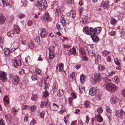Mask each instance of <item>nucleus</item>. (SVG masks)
<instances>
[{"label":"nucleus","instance_id":"obj_7","mask_svg":"<svg viewBox=\"0 0 125 125\" xmlns=\"http://www.w3.org/2000/svg\"><path fill=\"white\" fill-rule=\"evenodd\" d=\"M101 74L99 73H95L94 74V77L93 78L94 81V83H96L99 82L101 78Z\"/></svg>","mask_w":125,"mask_h":125},{"label":"nucleus","instance_id":"obj_63","mask_svg":"<svg viewBox=\"0 0 125 125\" xmlns=\"http://www.w3.org/2000/svg\"><path fill=\"white\" fill-rule=\"evenodd\" d=\"M31 78L32 80H35L37 79V77L36 76L33 75L31 76Z\"/></svg>","mask_w":125,"mask_h":125},{"label":"nucleus","instance_id":"obj_45","mask_svg":"<svg viewBox=\"0 0 125 125\" xmlns=\"http://www.w3.org/2000/svg\"><path fill=\"white\" fill-rule=\"evenodd\" d=\"M67 4L68 5H71L73 2V0H66Z\"/></svg>","mask_w":125,"mask_h":125},{"label":"nucleus","instance_id":"obj_25","mask_svg":"<svg viewBox=\"0 0 125 125\" xmlns=\"http://www.w3.org/2000/svg\"><path fill=\"white\" fill-rule=\"evenodd\" d=\"M96 117L97 119V121L101 122L103 121L102 118L101 116L99 114H97L96 115Z\"/></svg>","mask_w":125,"mask_h":125},{"label":"nucleus","instance_id":"obj_64","mask_svg":"<svg viewBox=\"0 0 125 125\" xmlns=\"http://www.w3.org/2000/svg\"><path fill=\"white\" fill-rule=\"evenodd\" d=\"M0 125H5L4 120L1 118L0 119Z\"/></svg>","mask_w":125,"mask_h":125},{"label":"nucleus","instance_id":"obj_60","mask_svg":"<svg viewBox=\"0 0 125 125\" xmlns=\"http://www.w3.org/2000/svg\"><path fill=\"white\" fill-rule=\"evenodd\" d=\"M115 31H112L109 32V34L111 36H114L115 35Z\"/></svg>","mask_w":125,"mask_h":125},{"label":"nucleus","instance_id":"obj_42","mask_svg":"<svg viewBox=\"0 0 125 125\" xmlns=\"http://www.w3.org/2000/svg\"><path fill=\"white\" fill-rule=\"evenodd\" d=\"M44 83L45 84V85L44 86V88L45 89H46L48 88L49 85V84L48 83H46V80H44Z\"/></svg>","mask_w":125,"mask_h":125},{"label":"nucleus","instance_id":"obj_21","mask_svg":"<svg viewBox=\"0 0 125 125\" xmlns=\"http://www.w3.org/2000/svg\"><path fill=\"white\" fill-rule=\"evenodd\" d=\"M101 56L99 55L98 54L96 57L95 62L96 63L98 64L101 61Z\"/></svg>","mask_w":125,"mask_h":125},{"label":"nucleus","instance_id":"obj_57","mask_svg":"<svg viewBox=\"0 0 125 125\" xmlns=\"http://www.w3.org/2000/svg\"><path fill=\"white\" fill-rule=\"evenodd\" d=\"M30 61V59L29 58V56H28L27 57H26L25 59V62L28 63Z\"/></svg>","mask_w":125,"mask_h":125},{"label":"nucleus","instance_id":"obj_24","mask_svg":"<svg viewBox=\"0 0 125 125\" xmlns=\"http://www.w3.org/2000/svg\"><path fill=\"white\" fill-rule=\"evenodd\" d=\"M88 17L84 16L82 18V22L83 24H85L88 22Z\"/></svg>","mask_w":125,"mask_h":125},{"label":"nucleus","instance_id":"obj_27","mask_svg":"<svg viewBox=\"0 0 125 125\" xmlns=\"http://www.w3.org/2000/svg\"><path fill=\"white\" fill-rule=\"evenodd\" d=\"M98 68V70L100 71L104 70L105 68L104 66L101 64L99 65Z\"/></svg>","mask_w":125,"mask_h":125},{"label":"nucleus","instance_id":"obj_4","mask_svg":"<svg viewBox=\"0 0 125 125\" xmlns=\"http://www.w3.org/2000/svg\"><path fill=\"white\" fill-rule=\"evenodd\" d=\"M9 77L10 78L12 79V82L13 84L15 85L18 84L20 80V78L19 76L10 74L9 75Z\"/></svg>","mask_w":125,"mask_h":125},{"label":"nucleus","instance_id":"obj_56","mask_svg":"<svg viewBox=\"0 0 125 125\" xmlns=\"http://www.w3.org/2000/svg\"><path fill=\"white\" fill-rule=\"evenodd\" d=\"M36 73L37 74L41 75V70L39 69H37L36 70Z\"/></svg>","mask_w":125,"mask_h":125},{"label":"nucleus","instance_id":"obj_36","mask_svg":"<svg viewBox=\"0 0 125 125\" xmlns=\"http://www.w3.org/2000/svg\"><path fill=\"white\" fill-rule=\"evenodd\" d=\"M38 98V96L36 94H33L31 97V99L33 101H35Z\"/></svg>","mask_w":125,"mask_h":125},{"label":"nucleus","instance_id":"obj_3","mask_svg":"<svg viewBox=\"0 0 125 125\" xmlns=\"http://www.w3.org/2000/svg\"><path fill=\"white\" fill-rule=\"evenodd\" d=\"M34 6L37 7L40 10H43L47 6V3L44 0H39L35 3Z\"/></svg>","mask_w":125,"mask_h":125},{"label":"nucleus","instance_id":"obj_52","mask_svg":"<svg viewBox=\"0 0 125 125\" xmlns=\"http://www.w3.org/2000/svg\"><path fill=\"white\" fill-rule=\"evenodd\" d=\"M40 37L39 36L37 35L35 38V41L37 42H40Z\"/></svg>","mask_w":125,"mask_h":125},{"label":"nucleus","instance_id":"obj_58","mask_svg":"<svg viewBox=\"0 0 125 125\" xmlns=\"http://www.w3.org/2000/svg\"><path fill=\"white\" fill-rule=\"evenodd\" d=\"M45 113V112L43 111H42L40 113V115L41 118H43L44 117Z\"/></svg>","mask_w":125,"mask_h":125},{"label":"nucleus","instance_id":"obj_12","mask_svg":"<svg viewBox=\"0 0 125 125\" xmlns=\"http://www.w3.org/2000/svg\"><path fill=\"white\" fill-rule=\"evenodd\" d=\"M4 7L9 6L10 7L12 6L10 0H1Z\"/></svg>","mask_w":125,"mask_h":125},{"label":"nucleus","instance_id":"obj_41","mask_svg":"<svg viewBox=\"0 0 125 125\" xmlns=\"http://www.w3.org/2000/svg\"><path fill=\"white\" fill-rule=\"evenodd\" d=\"M9 98L7 96H5L3 98V100L4 102H5L8 103L9 102Z\"/></svg>","mask_w":125,"mask_h":125},{"label":"nucleus","instance_id":"obj_10","mask_svg":"<svg viewBox=\"0 0 125 125\" xmlns=\"http://www.w3.org/2000/svg\"><path fill=\"white\" fill-rule=\"evenodd\" d=\"M13 65L14 67H17L18 66H20L21 65V61L20 60H17V59H15L12 61Z\"/></svg>","mask_w":125,"mask_h":125},{"label":"nucleus","instance_id":"obj_32","mask_svg":"<svg viewBox=\"0 0 125 125\" xmlns=\"http://www.w3.org/2000/svg\"><path fill=\"white\" fill-rule=\"evenodd\" d=\"M58 108V106L55 104L53 103V104L52 108L53 111H56L57 110Z\"/></svg>","mask_w":125,"mask_h":125},{"label":"nucleus","instance_id":"obj_19","mask_svg":"<svg viewBox=\"0 0 125 125\" xmlns=\"http://www.w3.org/2000/svg\"><path fill=\"white\" fill-rule=\"evenodd\" d=\"M117 98L114 96H112L110 99V101L112 104H115L116 102H117Z\"/></svg>","mask_w":125,"mask_h":125},{"label":"nucleus","instance_id":"obj_53","mask_svg":"<svg viewBox=\"0 0 125 125\" xmlns=\"http://www.w3.org/2000/svg\"><path fill=\"white\" fill-rule=\"evenodd\" d=\"M114 81L116 83H117L119 81V78L117 76H115L114 77Z\"/></svg>","mask_w":125,"mask_h":125},{"label":"nucleus","instance_id":"obj_51","mask_svg":"<svg viewBox=\"0 0 125 125\" xmlns=\"http://www.w3.org/2000/svg\"><path fill=\"white\" fill-rule=\"evenodd\" d=\"M110 53V52L109 51H107L106 50H104L103 52V55H104L106 56L108 55L109 53Z\"/></svg>","mask_w":125,"mask_h":125},{"label":"nucleus","instance_id":"obj_35","mask_svg":"<svg viewBox=\"0 0 125 125\" xmlns=\"http://www.w3.org/2000/svg\"><path fill=\"white\" fill-rule=\"evenodd\" d=\"M30 48L32 49L33 48L34 45L33 43L32 42V41H30L29 43L27 45Z\"/></svg>","mask_w":125,"mask_h":125},{"label":"nucleus","instance_id":"obj_13","mask_svg":"<svg viewBox=\"0 0 125 125\" xmlns=\"http://www.w3.org/2000/svg\"><path fill=\"white\" fill-rule=\"evenodd\" d=\"M101 6L103 7L104 9H107L109 7V1L102 2L101 3Z\"/></svg>","mask_w":125,"mask_h":125},{"label":"nucleus","instance_id":"obj_54","mask_svg":"<svg viewBox=\"0 0 125 125\" xmlns=\"http://www.w3.org/2000/svg\"><path fill=\"white\" fill-rule=\"evenodd\" d=\"M47 103L46 102H42L40 105V107H43L46 105Z\"/></svg>","mask_w":125,"mask_h":125},{"label":"nucleus","instance_id":"obj_34","mask_svg":"<svg viewBox=\"0 0 125 125\" xmlns=\"http://www.w3.org/2000/svg\"><path fill=\"white\" fill-rule=\"evenodd\" d=\"M18 110L14 107H12L11 110V112L14 115L16 114V113L18 112Z\"/></svg>","mask_w":125,"mask_h":125},{"label":"nucleus","instance_id":"obj_2","mask_svg":"<svg viewBox=\"0 0 125 125\" xmlns=\"http://www.w3.org/2000/svg\"><path fill=\"white\" fill-rule=\"evenodd\" d=\"M104 87L106 90L112 93H114L118 89L117 87L114 84L110 83L104 84Z\"/></svg>","mask_w":125,"mask_h":125},{"label":"nucleus","instance_id":"obj_28","mask_svg":"<svg viewBox=\"0 0 125 125\" xmlns=\"http://www.w3.org/2000/svg\"><path fill=\"white\" fill-rule=\"evenodd\" d=\"M104 76L102 77V79L103 81L106 82H110V81L108 79V76L105 74H104Z\"/></svg>","mask_w":125,"mask_h":125},{"label":"nucleus","instance_id":"obj_15","mask_svg":"<svg viewBox=\"0 0 125 125\" xmlns=\"http://www.w3.org/2000/svg\"><path fill=\"white\" fill-rule=\"evenodd\" d=\"M63 64L62 63H60L57 65L56 67V71L57 72L59 71H62L63 70Z\"/></svg>","mask_w":125,"mask_h":125},{"label":"nucleus","instance_id":"obj_46","mask_svg":"<svg viewBox=\"0 0 125 125\" xmlns=\"http://www.w3.org/2000/svg\"><path fill=\"white\" fill-rule=\"evenodd\" d=\"M37 107L35 105H32L31 107V110L33 112L36 109Z\"/></svg>","mask_w":125,"mask_h":125},{"label":"nucleus","instance_id":"obj_30","mask_svg":"<svg viewBox=\"0 0 125 125\" xmlns=\"http://www.w3.org/2000/svg\"><path fill=\"white\" fill-rule=\"evenodd\" d=\"M70 17L74 19L75 17V13L74 11L71 10L70 12Z\"/></svg>","mask_w":125,"mask_h":125},{"label":"nucleus","instance_id":"obj_8","mask_svg":"<svg viewBox=\"0 0 125 125\" xmlns=\"http://www.w3.org/2000/svg\"><path fill=\"white\" fill-rule=\"evenodd\" d=\"M0 79L3 82L6 81L7 79V73L4 72L0 71Z\"/></svg>","mask_w":125,"mask_h":125},{"label":"nucleus","instance_id":"obj_59","mask_svg":"<svg viewBox=\"0 0 125 125\" xmlns=\"http://www.w3.org/2000/svg\"><path fill=\"white\" fill-rule=\"evenodd\" d=\"M21 42L22 44L23 45H26L27 43V41L25 40L24 39L21 40Z\"/></svg>","mask_w":125,"mask_h":125},{"label":"nucleus","instance_id":"obj_1","mask_svg":"<svg viewBox=\"0 0 125 125\" xmlns=\"http://www.w3.org/2000/svg\"><path fill=\"white\" fill-rule=\"evenodd\" d=\"M102 28L101 27H97L93 28L92 27L89 28L88 27H85L83 29V32L88 35H91L93 33V34L97 35L101 32Z\"/></svg>","mask_w":125,"mask_h":125},{"label":"nucleus","instance_id":"obj_29","mask_svg":"<svg viewBox=\"0 0 125 125\" xmlns=\"http://www.w3.org/2000/svg\"><path fill=\"white\" fill-rule=\"evenodd\" d=\"M80 80L81 82V83H84L85 79V78L84 75L83 74H82L80 76Z\"/></svg>","mask_w":125,"mask_h":125},{"label":"nucleus","instance_id":"obj_55","mask_svg":"<svg viewBox=\"0 0 125 125\" xmlns=\"http://www.w3.org/2000/svg\"><path fill=\"white\" fill-rule=\"evenodd\" d=\"M14 19V16L12 15L10 16L9 18V21L10 22H12L13 21Z\"/></svg>","mask_w":125,"mask_h":125},{"label":"nucleus","instance_id":"obj_31","mask_svg":"<svg viewBox=\"0 0 125 125\" xmlns=\"http://www.w3.org/2000/svg\"><path fill=\"white\" fill-rule=\"evenodd\" d=\"M121 113L120 116L119 117L122 119H124L125 118V111H124L122 110H121Z\"/></svg>","mask_w":125,"mask_h":125},{"label":"nucleus","instance_id":"obj_43","mask_svg":"<svg viewBox=\"0 0 125 125\" xmlns=\"http://www.w3.org/2000/svg\"><path fill=\"white\" fill-rule=\"evenodd\" d=\"M79 88L80 91V93H82L83 92L84 90V87H82L81 86L79 85Z\"/></svg>","mask_w":125,"mask_h":125},{"label":"nucleus","instance_id":"obj_37","mask_svg":"<svg viewBox=\"0 0 125 125\" xmlns=\"http://www.w3.org/2000/svg\"><path fill=\"white\" fill-rule=\"evenodd\" d=\"M7 34L8 36L9 37H12L14 36L13 31H9L7 32Z\"/></svg>","mask_w":125,"mask_h":125},{"label":"nucleus","instance_id":"obj_50","mask_svg":"<svg viewBox=\"0 0 125 125\" xmlns=\"http://www.w3.org/2000/svg\"><path fill=\"white\" fill-rule=\"evenodd\" d=\"M97 112L99 113H102L103 111V110L102 109V107H99L97 109Z\"/></svg>","mask_w":125,"mask_h":125},{"label":"nucleus","instance_id":"obj_39","mask_svg":"<svg viewBox=\"0 0 125 125\" xmlns=\"http://www.w3.org/2000/svg\"><path fill=\"white\" fill-rule=\"evenodd\" d=\"M117 22V21L114 18H112L111 20V24L113 25L115 24Z\"/></svg>","mask_w":125,"mask_h":125},{"label":"nucleus","instance_id":"obj_26","mask_svg":"<svg viewBox=\"0 0 125 125\" xmlns=\"http://www.w3.org/2000/svg\"><path fill=\"white\" fill-rule=\"evenodd\" d=\"M5 118L7 122L9 123H10L12 121V119L10 116L9 115H6Z\"/></svg>","mask_w":125,"mask_h":125},{"label":"nucleus","instance_id":"obj_9","mask_svg":"<svg viewBox=\"0 0 125 125\" xmlns=\"http://www.w3.org/2000/svg\"><path fill=\"white\" fill-rule=\"evenodd\" d=\"M42 19L43 20L47 22H50L52 20L50 16L49 13L47 12H46L44 14Z\"/></svg>","mask_w":125,"mask_h":125},{"label":"nucleus","instance_id":"obj_62","mask_svg":"<svg viewBox=\"0 0 125 125\" xmlns=\"http://www.w3.org/2000/svg\"><path fill=\"white\" fill-rule=\"evenodd\" d=\"M33 23L31 20H29L28 22V26H30L32 25Z\"/></svg>","mask_w":125,"mask_h":125},{"label":"nucleus","instance_id":"obj_14","mask_svg":"<svg viewBox=\"0 0 125 125\" xmlns=\"http://www.w3.org/2000/svg\"><path fill=\"white\" fill-rule=\"evenodd\" d=\"M47 34L48 33L45 29L43 28L41 29L40 34L41 38H44L45 37Z\"/></svg>","mask_w":125,"mask_h":125},{"label":"nucleus","instance_id":"obj_6","mask_svg":"<svg viewBox=\"0 0 125 125\" xmlns=\"http://www.w3.org/2000/svg\"><path fill=\"white\" fill-rule=\"evenodd\" d=\"M48 49L49 52V57L50 60L51 61L55 56L54 53L55 52L54 47L53 46H50L49 47Z\"/></svg>","mask_w":125,"mask_h":125},{"label":"nucleus","instance_id":"obj_23","mask_svg":"<svg viewBox=\"0 0 125 125\" xmlns=\"http://www.w3.org/2000/svg\"><path fill=\"white\" fill-rule=\"evenodd\" d=\"M5 19L4 16L0 15V24H3L4 23Z\"/></svg>","mask_w":125,"mask_h":125},{"label":"nucleus","instance_id":"obj_18","mask_svg":"<svg viewBox=\"0 0 125 125\" xmlns=\"http://www.w3.org/2000/svg\"><path fill=\"white\" fill-rule=\"evenodd\" d=\"M52 90L54 92H56L58 90V85L56 82H55L53 83L52 86Z\"/></svg>","mask_w":125,"mask_h":125},{"label":"nucleus","instance_id":"obj_20","mask_svg":"<svg viewBox=\"0 0 125 125\" xmlns=\"http://www.w3.org/2000/svg\"><path fill=\"white\" fill-rule=\"evenodd\" d=\"M20 31V27L19 26H15L13 28V31L14 33L17 34L19 33Z\"/></svg>","mask_w":125,"mask_h":125},{"label":"nucleus","instance_id":"obj_17","mask_svg":"<svg viewBox=\"0 0 125 125\" xmlns=\"http://www.w3.org/2000/svg\"><path fill=\"white\" fill-rule=\"evenodd\" d=\"M91 37L94 42H97L99 41V39L97 35L92 34Z\"/></svg>","mask_w":125,"mask_h":125},{"label":"nucleus","instance_id":"obj_22","mask_svg":"<svg viewBox=\"0 0 125 125\" xmlns=\"http://www.w3.org/2000/svg\"><path fill=\"white\" fill-rule=\"evenodd\" d=\"M4 53L5 56L7 57H9L10 55L9 50L8 49H5L4 50Z\"/></svg>","mask_w":125,"mask_h":125},{"label":"nucleus","instance_id":"obj_5","mask_svg":"<svg viewBox=\"0 0 125 125\" xmlns=\"http://www.w3.org/2000/svg\"><path fill=\"white\" fill-rule=\"evenodd\" d=\"M64 16H62L60 18L61 24L57 23L56 24V26L58 29L59 30H62L63 27V26H65V21L63 18Z\"/></svg>","mask_w":125,"mask_h":125},{"label":"nucleus","instance_id":"obj_44","mask_svg":"<svg viewBox=\"0 0 125 125\" xmlns=\"http://www.w3.org/2000/svg\"><path fill=\"white\" fill-rule=\"evenodd\" d=\"M55 13L58 15L60 14V10L59 8H57L55 10Z\"/></svg>","mask_w":125,"mask_h":125},{"label":"nucleus","instance_id":"obj_11","mask_svg":"<svg viewBox=\"0 0 125 125\" xmlns=\"http://www.w3.org/2000/svg\"><path fill=\"white\" fill-rule=\"evenodd\" d=\"M97 87H96L91 88L89 90V94L92 96L94 95L97 91Z\"/></svg>","mask_w":125,"mask_h":125},{"label":"nucleus","instance_id":"obj_33","mask_svg":"<svg viewBox=\"0 0 125 125\" xmlns=\"http://www.w3.org/2000/svg\"><path fill=\"white\" fill-rule=\"evenodd\" d=\"M63 90L61 89L59 90L57 94V96H61L63 94Z\"/></svg>","mask_w":125,"mask_h":125},{"label":"nucleus","instance_id":"obj_61","mask_svg":"<svg viewBox=\"0 0 125 125\" xmlns=\"http://www.w3.org/2000/svg\"><path fill=\"white\" fill-rule=\"evenodd\" d=\"M25 16L24 15L22 14H19L18 16V17L19 18L21 19H22Z\"/></svg>","mask_w":125,"mask_h":125},{"label":"nucleus","instance_id":"obj_49","mask_svg":"<svg viewBox=\"0 0 125 125\" xmlns=\"http://www.w3.org/2000/svg\"><path fill=\"white\" fill-rule=\"evenodd\" d=\"M49 95V93L46 90L43 93V95L45 97H47Z\"/></svg>","mask_w":125,"mask_h":125},{"label":"nucleus","instance_id":"obj_40","mask_svg":"<svg viewBox=\"0 0 125 125\" xmlns=\"http://www.w3.org/2000/svg\"><path fill=\"white\" fill-rule=\"evenodd\" d=\"M83 104L85 106L86 108L88 107L89 106V102L88 101H86L84 102Z\"/></svg>","mask_w":125,"mask_h":125},{"label":"nucleus","instance_id":"obj_48","mask_svg":"<svg viewBox=\"0 0 125 125\" xmlns=\"http://www.w3.org/2000/svg\"><path fill=\"white\" fill-rule=\"evenodd\" d=\"M106 111L108 113H110L112 112L110 107L109 106H107L106 107Z\"/></svg>","mask_w":125,"mask_h":125},{"label":"nucleus","instance_id":"obj_16","mask_svg":"<svg viewBox=\"0 0 125 125\" xmlns=\"http://www.w3.org/2000/svg\"><path fill=\"white\" fill-rule=\"evenodd\" d=\"M88 53L92 58H94L95 57V55L96 54V52L94 50L89 51L88 52Z\"/></svg>","mask_w":125,"mask_h":125},{"label":"nucleus","instance_id":"obj_47","mask_svg":"<svg viewBox=\"0 0 125 125\" xmlns=\"http://www.w3.org/2000/svg\"><path fill=\"white\" fill-rule=\"evenodd\" d=\"M114 61L115 63L118 66L120 65V63L117 58H116L115 59Z\"/></svg>","mask_w":125,"mask_h":125},{"label":"nucleus","instance_id":"obj_38","mask_svg":"<svg viewBox=\"0 0 125 125\" xmlns=\"http://www.w3.org/2000/svg\"><path fill=\"white\" fill-rule=\"evenodd\" d=\"M121 112V110H118V111L116 110L115 114L116 116L118 117H119V116H120Z\"/></svg>","mask_w":125,"mask_h":125}]
</instances>
